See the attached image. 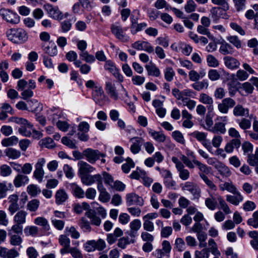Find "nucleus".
Here are the masks:
<instances>
[{"label": "nucleus", "instance_id": "f257e3e1", "mask_svg": "<svg viewBox=\"0 0 258 258\" xmlns=\"http://www.w3.org/2000/svg\"><path fill=\"white\" fill-rule=\"evenodd\" d=\"M8 39L16 44H22L26 43L29 38L28 34L21 28H11L6 31Z\"/></svg>", "mask_w": 258, "mask_h": 258}, {"label": "nucleus", "instance_id": "f03ea898", "mask_svg": "<svg viewBox=\"0 0 258 258\" xmlns=\"http://www.w3.org/2000/svg\"><path fill=\"white\" fill-rule=\"evenodd\" d=\"M9 121L21 125L18 131L22 135L25 137H30L32 135L33 125L26 119L14 116L11 117Z\"/></svg>", "mask_w": 258, "mask_h": 258}, {"label": "nucleus", "instance_id": "7ed1b4c3", "mask_svg": "<svg viewBox=\"0 0 258 258\" xmlns=\"http://www.w3.org/2000/svg\"><path fill=\"white\" fill-rule=\"evenodd\" d=\"M242 68L243 69L238 70L235 74H232V76H235L237 80L243 82L247 80L249 74H254V70L246 62L243 63Z\"/></svg>", "mask_w": 258, "mask_h": 258}, {"label": "nucleus", "instance_id": "20e7f679", "mask_svg": "<svg viewBox=\"0 0 258 258\" xmlns=\"http://www.w3.org/2000/svg\"><path fill=\"white\" fill-rule=\"evenodd\" d=\"M0 15L3 20L12 24H17L20 21L19 15L9 9H1Z\"/></svg>", "mask_w": 258, "mask_h": 258}, {"label": "nucleus", "instance_id": "39448f33", "mask_svg": "<svg viewBox=\"0 0 258 258\" xmlns=\"http://www.w3.org/2000/svg\"><path fill=\"white\" fill-rule=\"evenodd\" d=\"M45 162V159L43 158H41L38 159L35 165V170L33 176L39 182L42 181L45 174L43 166Z\"/></svg>", "mask_w": 258, "mask_h": 258}, {"label": "nucleus", "instance_id": "423d86ee", "mask_svg": "<svg viewBox=\"0 0 258 258\" xmlns=\"http://www.w3.org/2000/svg\"><path fill=\"white\" fill-rule=\"evenodd\" d=\"M172 93L177 99L180 100L182 102L184 101L185 99L194 98L196 95V93L189 89H186L180 91L177 88H174L172 89Z\"/></svg>", "mask_w": 258, "mask_h": 258}, {"label": "nucleus", "instance_id": "0eeeda50", "mask_svg": "<svg viewBox=\"0 0 258 258\" xmlns=\"http://www.w3.org/2000/svg\"><path fill=\"white\" fill-rule=\"evenodd\" d=\"M83 154L86 160L91 164H94L100 157H104L105 156L104 154L101 153L98 150H93L91 148L85 150Z\"/></svg>", "mask_w": 258, "mask_h": 258}, {"label": "nucleus", "instance_id": "6e6552de", "mask_svg": "<svg viewBox=\"0 0 258 258\" xmlns=\"http://www.w3.org/2000/svg\"><path fill=\"white\" fill-rule=\"evenodd\" d=\"M43 8L48 16L53 19L60 21L63 19V14L57 7H53L51 5L47 4L44 5Z\"/></svg>", "mask_w": 258, "mask_h": 258}, {"label": "nucleus", "instance_id": "1a4fd4ad", "mask_svg": "<svg viewBox=\"0 0 258 258\" xmlns=\"http://www.w3.org/2000/svg\"><path fill=\"white\" fill-rule=\"evenodd\" d=\"M180 186L183 190H187L189 191L195 197L199 199L201 196V189L199 186L192 182H186L184 184H180Z\"/></svg>", "mask_w": 258, "mask_h": 258}, {"label": "nucleus", "instance_id": "9d476101", "mask_svg": "<svg viewBox=\"0 0 258 258\" xmlns=\"http://www.w3.org/2000/svg\"><path fill=\"white\" fill-rule=\"evenodd\" d=\"M126 202L127 206L138 205L142 206L144 205V200L138 195L135 193H130L126 195Z\"/></svg>", "mask_w": 258, "mask_h": 258}, {"label": "nucleus", "instance_id": "9b49d317", "mask_svg": "<svg viewBox=\"0 0 258 258\" xmlns=\"http://www.w3.org/2000/svg\"><path fill=\"white\" fill-rule=\"evenodd\" d=\"M110 29L111 32L118 39L123 42L128 40V37L123 34V30L120 25L117 24H112Z\"/></svg>", "mask_w": 258, "mask_h": 258}, {"label": "nucleus", "instance_id": "f8f14e48", "mask_svg": "<svg viewBox=\"0 0 258 258\" xmlns=\"http://www.w3.org/2000/svg\"><path fill=\"white\" fill-rule=\"evenodd\" d=\"M93 97L95 102L100 105H102L104 101L107 99L101 87H95V89L93 93Z\"/></svg>", "mask_w": 258, "mask_h": 258}, {"label": "nucleus", "instance_id": "ddd939ff", "mask_svg": "<svg viewBox=\"0 0 258 258\" xmlns=\"http://www.w3.org/2000/svg\"><path fill=\"white\" fill-rule=\"evenodd\" d=\"M232 194L233 195H226V201L234 206H237L243 201V197L238 190Z\"/></svg>", "mask_w": 258, "mask_h": 258}, {"label": "nucleus", "instance_id": "4468645a", "mask_svg": "<svg viewBox=\"0 0 258 258\" xmlns=\"http://www.w3.org/2000/svg\"><path fill=\"white\" fill-rule=\"evenodd\" d=\"M132 47L136 49L144 50L148 53H152L154 50L149 42L144 41H137L132 44Z\"/></svg>", "mask_w": 258, "mask_h": 258}, {"label": "nucleus", "instance_id": "2eb2a0df", "mask_svg": "<svg viewBox=\"0 0 258 258\" xmlns=\"http://www.w3.org/2000/svg\"><path fill=\"white\" fill-rule=\"evenodd\" d=\"M48 112V118L51 120L53 123H57L58 120H60L59 119L64 118L62 112L58 108L53 107L50 108Z\"/></svg>", "mask_w": 258, "mask_h": 258}, {"label": "nucleus", "instance_id": "dca6fc26", "mask_svg": "<svg viewBox=\"0 0 258 258\" xmlns=\"http://www.w3.org/2000/svg\"><path fill=\"white\" fill-rule=\"evenodd\" d=\"M223 61L225 66L228 69L231 70H235L238 69L240 65V63L238 60L230 56L224 57Z\"/></svg>", "mask_w": 258, "mask_h": 258}, {"label": "nucleus", "instance_id": "f3484780", "mask_svg": "<svg viewBox=\"0 0 258 258\" xmlns=\"http://www.w3.org/2000/svg\"><path fill=\"white\" fill-rule=\"evenodd\" d=\"M78 166L79 167L78 174L79 176L88 174V173L93 172L95 169L93 166L83 161H79L78 163Z\"/></svg>", "mask_w": 258, "mask_h": 258}, {"label": "nucleus", "instance_id": "a211bd4d", "mask_svg": "<svg viewBox=\"0 0 258 258\" xmlns=\"http://www.w3.org/2000/svg\"><path fill=\"white\" fill-rule=\"evenodd\" d=\"M59 243L63 247L60 250L61 254L68 253V250L71 248L70 247V239L66 235H60L58 238Z\"/></svg>", "mask_w": 258, "mask_h": 258}, {"label": "nucleus", "instance_id": "6ab92c4d", "mask_svg": "<svg viewBox=\"0 0 258 258\" xmlns=\"http://www.w3.org/2000/svg\"><path fill=\"white\" fill-rule=\"evenodd\" d=\"M105 90L110 97L114 100H117L119 98L118 94L116 91L114 84L110 81H107L105 83Z\"/></svg>", "mask_w": 258, "mask_h": 258}, {"label": "nucleus", "instance_id": "aec40b11", "mask_svg": "<svg viewBox=\"0 0 258 258\" xmlns=\"http://www.w3.org/2000/svg\"><path fill=\"white\" fill-rule=\"evenodd\" d=\"M133 142L131 146L130 150L132 153L137 154L141 150V146L143 144L144 140L142 138L134 137L130 140Z\"/></svg>", "mask_w": 258, "mask_h": 258}, {"label": "nucleus", "instance_id": "412c9836", "mask_svg": "<svg viewBox=\"0 0 258 258\" xmlns=\"http://www.w3.org/2000/svg\"><path fill=\"white\" fill-rule=\"evenodd\" d=\"M9 206L8 210L11 215L14 214L16 211L19 209V206L18 204V196L14 194L9 197Z\"/></svg>", "mask_w": 258, "mask_h": 258}, {"label": "nucleus", "instance_id": "4be33fe9", "mask_svg": "<svg viewBox=\"0 0 258 258\" xmlns=\"http://www.w3.org/2000/svg\"><path fill=\"white\" fill-rule=\"evenodd\" d=\"M55 199L56 205H63L68 200L69 195L64 189H59L55 192Z\"/></svg>", "mask_w": 258, "mask_h": 258}, {"label": "nucleus", "instance_id": "5701e85b", "mask_svg": "<svg viewBox=\"0 0 258 258\" xmlns=\"http://www.w3.org/2000/svg\"><path fill=\"white\" fill-rule=\"evenodd\" d=\"M29 181V177L22 173H18L15 177L13 183L14 186L17 187H20L28 184Z\"/></svg>", "mask_w": 258, "mask_h": 258}, {"label": "nucleus", "instance_id": "b1692460", "mask_svg": "<svg viewBox=\"0 0 258 258\" xmlns=\"http://www.w3.org/2000/svg\"><path fill=\"white\" fill-rule=\"evenodd\" d=\"M241 144V142L240 139H232L226 144L224 147V151L227 153H232L234 151V149H238Z\"/></svg>", "mask_w": 258, "mask_h": 258}, {"label": "nucleus", "instance_id": "393cba45", "mask_svg": "<svg viewBox=\"0 0 258 258\" xmlns=\"http://www.w3.org/2000/svg\"><path fill=\"white\" fill-rule=\"evenodd\" d=\"M22 96V98L25 100H27L28 102L31 103L32 104H37L38 106L37 108L40 106V109H42V104H40L38 102V101L36 99H32L30 100H28V99L31 97H32L34 95V93L32 89H27L23 90L21 94Z\"/></svg>", "mask_w": 258, "mask_h": 258}, {"label": "nucleus", "instance_id": "a878e982", "mask_svg": "<svg viewBox=\"0 0 258 258\" xmlns=\"http://www.w3.org/2000/svg\"><path fill=\"white\" fill-rule=\"evenodd\" d=\"M100 174H96L94 175L86 174L81 175L80 178L82 183L87 186H90L96 182Z\"/></svg>", "mask_w": 258, "mask_h": 258}, {"label": "nucleus", "instance_id": "bb28decb", "mask_svg": "<svg viewBox=\"0 0 258 258\" xmlns=\"http://www.w3.org/2000/svg\"><path fill=\"white\" fill-rule=\"evenodd\" d=\"M209 197L206 198L205 204L206 207L211 211H214L218 206V201L217 198H215L213 194L209 192Z\"/></svg>", "mask_w": 258, "mask_h": 258}, {"label": "nucleus", "instance_id": "cd10ccee", "mask_svg": "<svg viewBox=\"0 0 258 258\" xmlns=\"http://www.w3.org/2000/svg\"><path fill=\"white\" fill-rule=\"evenodd\" d=\"M199 101L208 105V109L212 111L213 110V99L212 97L206 93H201L199 96Z\"/></svg>", "mask_w": 258, "mask_h": 258}, {"label": "nucleus", "instance_id": "c85d7f7f", "mask_svg": "<svg viewBox=\"0 0 258 258\" xmlns=\"http://www.w3.org/2000/svg\"><path fill=\"white\" fill-rule=\"evenodd\" d=\"M70 186L72 194L76 198L82 199L85 197V192L81 186L75 183L70 184Z\"/></svg>", "mask_w": 258, "mask_h": 258}, {"label": "nucleus", "instance_id": "c756f323", "mask_svg": "<svg viewBox=\"0 0 258 258\" xmlns=\"http://www.w3.org/2000/svg\"><path fill=\"white\" fill-rule=\"evenodd\" d=\"M149 134L155 141L158 143H163L166 139V136L162 131L157 132L149 128Z\"/></svg>", "mask_w": 258, "mask_h": 258}, {"label": "nucleus", "instance_id": "7c9ffc66", "mask_svg": "<svg viewBox=\"0 0 258 258\" xmlns=\"http://www.w3.org/2000/svg\"><path fill=\"white\" fill-rule=\"evenodd\" d=\"M233 113L235 116H248L249 115V109L244 108L240 104H238L234 107Z\"/></svg>", "mask_w": 258, "mask_h": 258}, {"label": "nucleus", "instance_id": "2f4dec72", "mask_svg": "<svg viewBox=\"0 0 258 258\" xmlns=\"http://www.w3.org/2000/svg\"><path fill=\"white\" fill-rule=\"evenodd\" d=\"M215 195L216 196L220 208L223 211V212H224L225 215L231 214L232 211H231L228 205L224 200L223 198L221 196L218 194H216Z\"/></svg>", "mask_w": 258, "mask_h": 258}, {"label": "nucleus", "instance_id": "473e14b6", "mask_svg": "<svg viewBox=\"0 0 258 258\" xmlns=\"http://www.w3.org/2000/svg\"><path fill=\"white\" fill-rule=\"evenodd\" d=\"M219 188L222 191L227 190L230 193L234 192L236 190H238L231 181L220 183L219 184Z\"/></svg>", "mask_w": 258, "mask_h": 258}, {"label": "nucleus", "instance_id": "72a5a7b5", "mask_svg": "<svg viewBox=\"0 0 258 258\" xmlns=\"http://www.w3.org/2000/svg\"><path fill=\"white\" fill-rule=\"evenodd\" d=\"M85 216L91 220L92 225L99 226L101 223V218L98 217L91 210H88L85 213Z\"/></svg>", "mask_w": 258, "mask_h": 258}, {"label": "nucleus", "instance_id": "f704fd0d", "mask_svg": "<svg viewBox=\"0 0 258 258\" xmlns=\"http://www.w3.org/2000/svg\"><path fill=\"white\" fill-rule=\"evenodd\" d=\"M27 215V212L24 210H20L14 216V222L15 223L24 224L26 222Z\"/></svg>", "mask_w": 258, "mask_h": 258}, {"label": "nucleus", "instance_id": "c9c22d12", "mask_svg": "<svg viewBox=\"0 0 258 258\" xmlns=\"http://www.w3.org/2000/svg\"><path fill=\"white\" fill-rule=\"evenodd\" d=\"M216 169L219 173L224 177H228L231 174V172L229 167L221 162L217 166Z\"/></svg>", "mask_w": 258, "mask_h": 258}, {"label": "nucleus", "instance_id": "e433bc0d", "mask_svg": "<svg viewBox=\"0 0 258 258\" xmlns=\"http://www.w3.org/2000/svg\"><path fill=\"white\" fill-rule=\"evenodd\" d=\"M208 244L209 247L207 248V249L209 250V253L211 252L215 256H220L221 255V253L218 250V245L213 239L210 238Z\"/></svg>", "mask_w": 258, "mask_h": 258}, {"label": "nucleus", "instance_id": "4c0bfd02", "mask_svg": "<svg viewBox=\"0 0 258 258\" xmlns=\"http://www.w3.org/2000/svg\"><path fill=\"white\" fill-rule=\"evenodd\" d=\"M145 68L149 76L159 77L160 75V71L156 65L152 62L145 66Z\"/></svg>", "mask_w": 258, "mask_h": 258}, {"label": "nucleus", "instance_id": "58836bf2", "mask_svg": "<svg viewBox=\"0 0 258 258\" xmlns=\"http://www.w3.org/2000/svg\"><path fill=\"white\" fill-rule=\"evenodd\" d=\"M4 153L8 157L13 160L19 158L21 155L20 151L12 148H7Z\"/></svg>", "mask_w": 258, "mask_h": 258}, {"label": "nucleus", "instance_id": "ea45409f", "mask_svg": "<svg viewBox=\"0 0 258 258\" xmlns=\"http://www.w3.org/2000/svg\"><path fill=\"white\" fill-rule=\"evenodd\" d=\"M208 130L213 133L224 134L226 131L225 123L221 122H216L214 126L211 129H208Z\"/></svg>", "mask_w": 258, "mask_h": 258}, {"label": "nucleus", "instance_id": "a19ab883", "mask_svg": "<svg viewBox=\"0 0 258 258\" xmlns=\"http://www.w3.org/2000/svg\"><path fill=\"white\" fill-rule=\"evenodd\" d=\"M189 136L196 138L198 141L201 142L203 145L207 143V134L205 133L196 131L191 133Z\"/></svg>", "mask_w": 258, "mask_h": 258}, {"label": "nucleus", "instance_id": "79ce46f5", "mask_svg": "<svg viewBox=\"0 0 258 258\" xmlns=\"http://www.w3.org/2000/svg\"><path fill=\"white\" fill-rule=\"evenodd\" d=\"M18 138L15 136L5 138L2 141V145L4 147H9L16 145L18 143Z\"/></svg>", "mask_w": 258, "mask_h": 258}, {"label": "nucleus", "instance_id": "37998d69", "mask_svg": "<svg viewBox=\"0 0 258 258\" xmlns=\"http://www.w3.org/2000/svg\"><path fill=\"white\" fill-rule=\"evenodd\" d=\"M192 87L198 91H200L204 89H207L209 87L208 80H203L202 81H197L191 85Z\"/></svg>", "mask_w": 258, "mask_h": 258}, {"label": "nucleus", "instance_id": "c03bdc74", "mask_svg": "<svg viewBox=\"0 0 258 258\" xmlns=\"http://www.w3.org/2000/svg\"><path fill=\"white\" fill-rule=\"evenodd\" d=\"M90 208L89 205L87 202H83L81 204H76L73 206L74 212L78 214L83 213L84 210H87Z\"/></svg>", "mask_w": 258, "mask_h": 258}, {"label": "nucleus", "instance_id": "a18cd8bd", "mask_svg": "<svg viewBox=\"0 0 258 258\" xmlns=\"http://www.w3.org/2000/svg\"><path fill=\"white\" fill-rule=\"evenodd\" d=\"M223 11H224L221 7H214L210 10L211 17L213 21H217L221 16L223 15Z\"/></svg>", "mask_w": 258, "mask_h": 258}, {"label": "nucleus", "instance_id": "49530a36", "mask_svg": "<svg viewBox=\"0 0 258 258\" xmlns=\"http://www.w3.org/2000/svg\"><path fill=\"white\" fill-rule=\"evenodd\" d=\"M24 232L27 236L35 237L38 233V228L35 226H27L24 228Z\"/></svg>", "mask_w": 258, "mask_h": 258}, {"label": "nucleus", "instance_id": "de8ad7c7", "mask_svg": "<svg viewBox=\"0 0 258 258\" xmlns=\"http://www.w3.org/2000/svg\"><path fill=\"white\" fill-rule=\"evenodd\" d=\"M44 52L51 56H55L57 54V48L54 42H50L49 45L44 48Z\"/></svg>", "mask_w": 258, "mask_h": 258}, {"label": "nucleus", "instance_id": "09e8293b", "mask_svg": "<svg viewBox=\"0 0 258 258\" xmlns=\"http://www.w3.org/2000/svg\"><path fill=\"white\" fill-rule=\"evenodd\" d=\"M34 223L37 225L42 227L45 230L49 229V224L47 220L43 217H38L34 220Z\"/></svg>", "mask_w": 258, "mask_h": 258}, {"label": "nucleus", "instance_id": "8fccbe9b", "mask_svg": "<svg viewBox=\"0 0 258 258\" xmlns=\"http://www.w3.org/2000/svg\"><path fill=\"white\" fill-rule=\"evenodd\" d=\"M219 52L223 55L231 54L233 52V48L228 43H222L219 48Z\"/></svg>", "mask_w": 258, "mask_h": 258}, {"label": "nucleus", "instance_id": "3c124183", "mask_svg": "<svg viewBox=\"0 0 258 258\" xmlns=\"http://www.w3.org/2000/svg\"><path fill=\"white\" fill-rule=\"evenodd\" d=\"M40 201L37 199H33L29 201L27 205V209L30 212L36 211L39 207Z\"/></svg>", "mask_w": 258, "mask_h": 258}, {"label": "nucleus", "instance_id": "603ef678", "mask_svg": "<svg viewBox=\"0 0 258 258\" xmlns=\"http://www.w3.org/2000/svg\"><path fill=\"white\" fill-rule=\"evenodd\" d=\"M81 58L88 63H93L95 61L94 55L90 54L87 51H81L79 54Z\"/></svg>", "mask_w": 258, "mask_h": 258}, {"label": "nucleus", "instance_id": "864d4df0", "mask_svg": "<svg viewBox=\"0 0 258 258\" xmlns=\"http://www.w3.org/2000/svg\"><path fill=\"white\" fill-rule=\"evenodd\" d=\"M199 175L200 177L203 180L204 182L207 184V185L212 190L216 191L217 189V187L216 185L214 184V183L211 180L207 175L204 174L203 173H199Z\"/></svg>", "mask_w": 258, "mask_h": 258}, {"label": "nucleus", "instance_id": "5fc2aeb1", "mask_svg": "<svg viewBox=\"0 0 258 258\" xmlns=\"http://www.w3.org/2000/svg\"><path fill=\"white\" fill-rule=\"evenodd\" d=\"M66 233L74 239H78L80 237V233L74 226H67L65 229Z\"/></svg>", "mask_w": 258, "mask_h": 258}, {"label": "nucleus", "instance_id": "6e6d98bb", "mask_svg": "<svg viewBox=\"0 0 258 258\" xmlns=\"http://www.w3.org/2000/svg\"><path fill=\"white\" fill-rule=\"evenodd\" d=\"M27 191L29 195L32 197H36L40 193L41 189L35 184H30L27 186Z\"/></svg>", "mask_w": 258, "mask_h": 258}, {"label": "nucleus", "instance_id": "4d7b16f0", "mask_svg": "<svg viewBox=\"0 0 258 258\" xmlns=\"http://www.w3.org/2000/svg\"><path fill=\"white\" fill-rule=\"evenodd\" d=\"M22 241V238L19 234H12L10 236V243L13 246H19Z\"/></svg>", "mask_w": 258, "mask_h": 258}, {"label": "nucleus", "instance_id": "13d9d810", "mask_svg": "<svg viewBox=\"0 0 258 258\" xmlns=\"http://www.w3.org/2000/svg\"><path fill=\"white\" fill-rule=\"evenodd\" d=\"M126 161L125 163L122 165L121 168L123 172L127 173L135 165L132 159L129 157L126 159Z\"/></svg>", "mask_w": 258, "mask_h": 258}, {"label": "nucleus", "instance_id": "bf43d9fd", "mask_svg": "<svg viewBox=\"0 0 258 258\" xmlns=\"http://www.w3.org/2000/svg\"><path fill=\"white\" fill-rule=\"evenodd\" d=\"M207 248H203L202 250H196L194 253V258H209L210 253Z\"/></svg>", "mask_w": 258, "mask_h": 258}, {"label": "nucleus", "instance_id": "052dcab7", "mask_svg": "<svg viewBox=\"0 0 258 258\" xmlns=\"http://www.w3.org/2000/svg\"><path fill=\"white\" fill-rule=\"evenodd\" d=\"M242 150L243 151V154L248 156L252 153L253 145L249 142H244L242 144Z\"/></svg>", "mask_w": 258, "mask_h": 258}, {"label": "nucleus", "instance_id": "680f3d73", "mask_svg": "<svg viewBox=\"0 0 258 258\" xmlns=\"http://www.w3.org/2000/svg\"><path fill=\"white\" fill-rule=\"evenodd\" d=\"M79 225L84 231L90 232L91 231L90 222L84 217L81 218Z\"/></svg>", "mask_w": 258, "mask_h": 258}, {"label": "nucleus", "instance_id": "e2e57ef3", "mask_svg": "<svg viewBox=\"0 0 258 258\" xmlns=\"http://www.w3.org/2000/svg\"><path fill=\"white\" fill-rule=\"evenodd\" d=\"M101 175L104 183L111 187L114 182L112 175L105 171L103 172Z\"/></svg>", "mask_w": 258, "mask_h": 258}, {"label": "nucleus", "instance_id": "0e129e2a", "mask_svg": "<svg viewBox=\"0 0 258 258\" xmlns=\"http://www.w3.org/2000/svg\"><path fill=\"white\" fill-rule=\"evenodd\" d=\"M40 145L42 147H45L47 148H53L55 146V143L53 140L50 138H45L40 141Z\"/></svg>", "mask_w": 258, "mask_h": 258}, {"label": "nucleus", "instance_id": "69168bd1", "mask_svg": "<svg viewBox=\"0 0 258 258\" xmlns=\"http://www.w3.org/2000/svg\"><path fill=\"white\" fill-rule=\"evenodd\" d=\"M172 137L178 143L184 145L185 143L182 134L179 131H175L172 133Z\"/></svg>", "mask_w": 258, "mask_h": 258}, {"label": "nucleus", "instance_id": "338daca9", "mask_svg": "<svg viewBox=\"0 0 258 258\" xmlns=\"http://www.w3.org/2000/svg\"><path fill=\"white\" fill-rule=\"evenodd\" d=\"M11 168L7 164H3L0 167V175L3 177H8L11 175Z\"/></svg>", "mask_w": 258, "mask_h": 258}, {"label": "nucleus", "instance_id": "774afa93", "mask_svg": "<svg viewBox=\"0 0 258 258\" xmlns=\"http://www.w3.org/2000/svg\"><path fill=\"white\" fill-rule=\"evenodd\" d=\"M247 224L253 228H258V211L254 212L252 218H249L247 221Z\"/></svg>", "mask_w": 258, "mask_h": 258}]
</instances>
